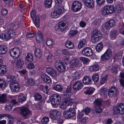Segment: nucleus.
Listing matches in <instances>:
<instances>
[{
	"label": "nucleus",
	"instance_id": "nucleus-1",
	"mask_svg": "<svg viewBox=\"0 0 124 124\" xmlns=\"http://www.w3.org/2000/svg\"><path fill=\"white\" fill-rule=\"evenodd\" d=\"M64 8L62 6H57L55 7L54 10L51 14V16L53 18H57L62 14L64 11Z\"/></svg>",
	"mask_w": 124,
	"mask_h": 124
},
{
	"label": "nucleus",
	"instance_id": "nucleus-2",
	"mask_svg": "<svg viewBox=\"0 0 124 124\" xmlns=\"http://www.w3.org/2000/svg\"><path fill=\"white\" fill-rule=\"evenodd\" d=\"M113 110L115 115L124 114V104L119 103L117 106L114 107Z\"/></svg>",
	"mask_w": 124,
	"mask_h": 124
},
{
	"label": "nucleus",
	"instance_id": "nucleus-3",
	"mask_svg": "<svg viewBox=\"0 0 124 124\" xmlns=\"http://www.w3.org/2000/svg\"><path fill=\"white\" fill-rule=\"evenodd\" d=\"M76 110L74 108H70L68 110L65 111L63 113V116L66 119H69L74 116L76 115Z\"/></svg>",
	"mask_w": 124,
	"mask_h": 124
},
{
	"label": "nucleus",
	"instance_id": "nucleus-4",
	"mask_svg": "<svg viewBox=\"0 0 124 124\" xmlns=\"http://www.w3.org/2000/svg\"><path fill=\"white\" fill-rule=\"evenodd\" d=\"M61 101V97L58 94L53 95L50 99V101L52 105L56 106L60 103Z\"/></svg>",
	"mask_w": 124,
	"mask_h": 124
},
{
	"label": "nucleus",
	"instance_id": "nucleus-5",
	"mask_svg": "<svg viewBox=\"0 0 124 124\" xmlns=\"http://www.w3.org/2000/svg\"><path fill=\"white\" fill-rule=\"evenodd\" d=\"M20 110L21 115L25 119L27 118L31 113L30 111L26 107H21Z\"/></svg>",
	"mask_w": 124,
	"mask_h": 124
},
{
	"label": "nucleus",
	"instance_id": "nucleus-6",
	"mask_svg": "<svg viewBox=\"0 0 124 124\" xmlns=\"http://www.w3.org/2000/svg\"><path fill=\"white\" fill-rule=\"evenodd\" d=\"M10 88L12 92H17L19 90L20 85L18 82L13 80L10 83Z\"/></svg>",
	"mask_w": 124,
	"mask_h": 124
},
{
	"label": "nucleus",
	"instance_id": "nucleus-7",
	"mask_svg": "<svg viewBox=\"0 0 124 124\" xmlns=\"http://www.w3.org/2000/svg\"><path fill=\"white\" fill-rule=\"evenodd\" d=\"M115 11V10L113 6H106L104 7V9L101 12V13L103 15H105L113 13Z\"/></svg>",
	"mask_w": 124,
	"mask_h": 124
},
{
	"label": "nucleus",
	"instance_id": "nucleus-8",
	"mask_svg": "<svg viewBox=\"0 0 124 124\" xmlns=\"http://www.w3.org/2000/svg\"><path fill=\"white\" fill-rule=\"evenodd\" d=\"M118 91L117 88L113 86H112L109 89L108 95L109 97H116L117 95Z\"/></svg>",
	"mask_w": 124,
	"mask_h": 124
},
{
	"label": "nucleus",
	"instance_id": "nucleus-9",
	"mask_svg": "<svg viewBox=\"0 0 124 124\" xmlns=\"http://www.w3.org/2000/svg\"><path fill=\"white\" fill-rule=\"evenodd\" d=\"M82 5L81 3L78 1H74L71 7V10L73 11L76 12L80 10Z\"/></svg>",
	"mask_w": 124,
	"mask_h": 124
},
{
	"label": "nucleus",
	"instance_id": "nucleus-10",
	"mask_svg": "<svg viewBox=\"0 0 124 124\" xmlns=\"http://www.w3.org/2000/svg\"><path fill=\"white\" fill-rule=\"evenodd\" d=\"M20 51L19 48L15 47L10 50L9 53L11 56L14 58H16L18 56V53Z\"/></svg>",
	"mask_w": 124,
	"mask_h": 124
},
{
	"label": "nucleus",
	"instance_id": "nucleus-11",
	"mask_svg": "<svg viewBox=\"0 0 124 124\" xmlns=\"http://www.w3.org/2000/svg\"><path fill=\"white\" fill-rule=\"evenodd\" d=\"M112 52L110 49H108L106 52L101 56L102 61H106L108 60L111 56Z\"/></svg>",
	"mask_w": 124,
	"mask_h": 124
},
{
	"label": "nucleus",
	"instance_id": "nucleus-12",
	"mask_svg": "<svg viewBox=\"0 0 124 124\" xmlns=\"http://www.w3.org/2000/svg\"><path fill=\"white\" fill-rule=\"evenodd\" d=\"M60 112L54 110L50 112L49 116L51 118L54 120L57 119L60 117Z\"/></svg>",
	"mask_w": 124,
	"mask_h": 124
},
{
	"label": "nucleus",
	"instance_id": "nucleus-13",
	"mask_svg": "<svg viewBox=\"0 0 124 124\" xmlns=\"http://www.w3.org/2000/svg\"><path fill=\"white\" fill-rule=\"evenodd\" d=\"M82 53L84 55L89 56L93 55V52L90 48L86 47L83 49L82 51Z\"/></svg>",
	"mask_w": 124,
	"mask_h": 124
},
{
	"label": "nucleus",
	"instance_id": "nucleus-14",
	"mask_svg": "<svg viewBox=\"0 0 124 124\" xmlns=\"http://www.w3.org/2000/svg\"><path fill=\"white\" fill-rule=\"evenodd\" d=\"M71 89L70 87L68 86L66 90L62 94V96L64 99H66L70 97L71 96Z\"/></svg>",
	"mask_w": 124,
	"mask_h": 124
},
{
	"label": "nucleus",
	"instance_id": "nucleus-15",
	"mask_svg": "<svg viewBox=\"0 0 124 124\" xmlns=\"http://www.w3.org/2000/svg\"><path fill=\"white\" fill-rule=\"evenodd\" d=\"M83 86V84L81 81L76 82L73 85V88L75 90L78 91L81 90Z\"/></svg>",
	"mask_w": 124,
	"mask_h": 124
},
{
	"label": "nucleus",
	"instance_id": "nucleus-16",
	"mask_svg": "<svg viewBox=\"0 0 124 124\" xmlns=\"http://www.w3.org/2000/svg\"><path fill=\"white\" fill-rule=\"evenodd\" d=\"M116 25L115 21L113 19H111L107 21L105 24V28L109 29L114 27Z\"/></svg>",
	"mask_w": 124,
	"mask_h": 124
},
{
	"label": "nucleus",
	"instance_id": "nucleus-17",
	"mask_svg": "<svg viewBox=\"0 0 124 124\" xmlns=\"http://www.w3.org/2000/svg\"><path fill=\"white\" fill-rule=\"evenodd\" d=\"M84 4L88 7L92 8L94 7V4L93 0H83Z\"/></svg>",
	"mask_w": 124,
	"mask_h": 124
},
{
	"label": "nucleus",
	"instance_id": "nucleus-18",
	"mask_svg": "<svg viewBox=\"0 0 124 124\" xmlns=\"http://www.w3.org/2000/svg\"><path fill=\"white\" fill-rule=\"evenodd\" d=\"M20 24V23L18 21H16L15 23H11L8 25V29L16 30L18 27V25Z\"/></svg>",
	"mask_w": 124,
	"mask_h": 124
},
{
	"label": "nucleus",
	"instance_id": "nucleus-19",
	"mask_svg": "<svg viewBox=\"0 0 124 124\" xmlns=\"http://www.w3.org/2000/svg\"><path fill=\"white\" fill-rule=\"evenodd\" d=\"M60 27H61L62 31L65 30L68 26V23L66 21H62L58 23Z\"/></svg>",
	"mask_w": 124,
	"mask_h": 124
},
{
	"label": "nucleus",
	"instance_id": "nucleus-20",
	"mask_svg": "<svg viewBox=\"0 0 124 124\" xmlns=\"http://www.w3.org/2000/svg\"><path fill=\"white\" fill-rule=\"evenodd\" d=\"M79 61L76 58H73L71 62L70 66L72 68H74L79 64Z\"/></svg>",
	"mask_w": 124,
	"mask_h": 124
},
{
	"label": "nucleus",
	"instance_id": "nucleus-21",
	"mask_svg": "<svg viewBox=\"0 0 124 124\" xmlns=\"http://www.w3.org/2000/svg\"><path fill=\"white\" fill-rule=\"evenodd\" d=\"M46 71L52 76L55 77L57 75V73L55 70L50 67L47 68L46 69Z\"/></svg>",
	"mask_w": 124,
	"mask_h": 124
},
{
	"label": "nucleus",
	"instance_id": "nucleus-22",
	"mask_svg": "<svg viewBox=\"0 0 124 124\" xmlns=\"http://www.w3.org/2000/svg\"><path fill=\"white\" fill-rule=\"evenodd\" d=\"M41 78L42 80L46 83H50L51 82V79L50 77L45 74H42Z\"/></svg>",
	"mask_w": 124,
	"mask_h": 124
},
{
	"label": "nucleus",
	"instance_id": "nucleus-23",
	"mask_svg": "<svg viewBox=\"0 0 124 124\" xmlns=\"http://www.w3.org/2000/svg\"><path fill=\"white\" fill-rule=\"evenodd\" d=\"M24 65V62L23 59H19L17 60L16 63L17 68L18 69H21L22 68Z\"/></svg>",
	"mask_w": 124,
	"mask_h": 124
},
{
	"label": "nucleus",
	"instance_id": "nucleus-24",
	"mask_svg": "<svg viewBox=\"0 0 124 124\" xmlns=\"http://www.w3.org/2000/svg\"><path fill=\"white\" fill-rule=\"evenodd\" d=\"M36 39L38 42L42 43L43 41L42 34L40 32L37 33L36 35Z\"/></svg>",
	"mask_w": 124,
	"mask_h": 124
},
{
	"label": "nucleus",
	"instance_id": "nucleus-25",
	"mask_svg": "<svg viewBox=\"0 0 124 124\" xmlns=\"http://www.w3.org/2000/svg\"><path fill=\"white\" fill-rule=\"evenodd\" d=\"M7 33L9 36L8 39L14 38L16 35L15 32L12 30L8 29Z\"/></svg>",
	"mask_w": 124,
	"mask_h": 124
},
{
	"label": "nucleus",
	"instance_id": "nucleus-26",
	"mask_svg": "<svg viewBox=\"0 0 124 124\" xmlns=\"http://www.w3.org/2000/svg\"><path fill=\"white\" fill-rule=\"evenodd\" d=\"M91 78L89 76L85 77L83 79V83L86 85L91 84Z\"/></svg>",
	"mask_w": 124,
	"mask_h": 124
},
{
	"label": "nucleus",
	"instance_id": "nucleus-27",
	"mask_svg": "<svg viewBox=\"0 0 124 124\" xmlns=\"http://www.w3.org/2000/svg\"><path fill=\"white\" fill-rule=\"evenodd\" d=\"M102 100L100 99H96L94 102V107L95 108L97 107H100L102 105Z\"/></svg>",
	"mask_w": 124,
	"mask_h": 124
},
{
	"label": "nucleus",
	"instance_id": "nucleus-28",
	"mask_svg": "<svg viewBox=\"0 0 124 124\" xmlns=\"http://www.w3.org/2000/svg\"><path fill=\"white\" fill-rule=\"evenodd\" d=\"M8 50L7 47L4 45H0V54H5Z\"/></svg>",
	"mask_w": 124,
	"mask_h": 124
},
{
	"label": "nucleus",
	"instance_id": "nucleus-29",
	"mask_svg": "<svg viewBox=\"0 0 124 124\" xmlns=\"http://www.w3.org/2000/svg\"><path fill=\"white\" fill-rule=\"evenodd\" d=\"M86 41L85 39H81L79 42L78 47L79 49H80L84 47L86 45Z\"/></svg>",
	"mask_w": 124,
	"mask_h": 124
},
{
	"label": "nucleus",
	"instance_id": "nucleus-30",
	"mask_svg": "<svg viewBox=\"0 0 124 124\" xmlns=\"http://www.w3.org/2000/svg\"><path fill=\"white\" fill-rule=\"evenodd\" d=\"M53 88L55 90L57 91L61 92L63 90V87L60 85H54Z\"/></svg>",
	"mask_w": 124,
	"mask_h": 124
},
{
	"label": "nucleus",
	"instance_id": "nucleus-31",
	"mask_svg": "<svg viewBox=\"0 0 124 124\" xmlns=\"http://www.w3.org/2000/svg\"><path fill=\"white\" fill-rule=\"evenodd\" d=\"M66 47L69 49H72L74 48V46L73 43L70 40H68L65 44Z\"/></svg>",
	"mask_w": 124,
	"mask_h": 124
},
{
	"label": "nucleus",
	"instance_id": "nucleus-32",
	"mask_svg": "<svg viewBox=\"0 0 124 124\" xmlns=\"http://www.w3.org/2000/svg\"><path fill=\"white\" fill-rule=\"evenodd\" d=\"M101 94L102 95H103L105 96H106L107 94H108V89L104 87H102L101 88L100 90Z\"/></svg>",
	"mask_w": 124,
	"mask_h": 124
},
{
	"label": "nucleus",
	"instance_id": "nucleus-33",
	"mask_svg": "<svg viewBox=\"0 0 124 124\" xmlns=\"http://www.w3.org/2000/svg\"><path fill=\"white\" fill-rule=\"evenodd\" d=\"M7 69L6 66L5 65H2L0 68V75H4Z\"/></svg>",
	"mask_w": 124,
	"mask_h": 124
},
{
	"label": "nucleus",
	"instance_id": "nucleus-34",
	"mask_svg": "<svg viewBox=\"0 0 124 124\" xmlns=\"http://www.w3.org/2000/svg\"><path fill=\"white\" fill-rule=\"evenodd\" d=\"M45 6L47 8H49L52 5V0H45L44 1Z\"/></svg>",
	"mask_w": 124,
	"mask_h": 124
},
{
	"label": "nucleus",
	"instance_id": "nucleus-35",
	"mask_svg": "<svg viewBox=\"0 0 124 124\" xmlns=\"http://www.w3.org/2000/svg\"><path fill=\"white\" fill-rule=\"evenodd\" d=\"M7 96L4 94H2L0 96V102L4 103L7 101Z\"/></svg>",
	"mask_w": 124,
	"mask_h": 124
},
{
	"label": "nucleus",
	"instance_id": "nucleus-36",
	"mask_svg": "<svg viewBox=\"0 0 124 124\" xmlns=\"http://www.w3.org/2000/svg\"><path fill=\"white\" fill-rule=\"evenodd\" d=\"M63 64V63L61 61L59 60H57L54 63V66L57 70L61 66H62V65Z\"/></svg>",
	"mask_w": 124,
	"mask_h": 124
},
{
	"label": "nucleus",
	"instance_id": "nucleus-37",
	"mask_svg": "<svg viewBox=\"0 0 124 124\" xmlns=\"http://www.w3.org/2000/svg\"><path fill=\"white\" fill-rule=\"evenodd\" d=\"M85 88L88 89L86 91L84 92V93L88 95L92 93L95 90L94 88L92 87H90L89 88L86 87Z\"/></svg>",
	"mask_w": 124,
	"mask_h": 124
},
{
	"label": "nucleus",
	"instance_id": "nucleus-38",
	"mask_svg": "<svg viewBox=\"0 0 124 124\" xmlns=\"http://www.w3.org/2000/svg\"><path fill=\"white\" fill-rule=\"evenodd\" d=\"M33 56L32 54L30 53L27 54L26 58L25 60L26 61L29 62H32L33 60Z\"/></svg>",
	"mask_w": 124,
	"mask_h": 124
},
{
	"label": "nucleus",
	"instance_id": "nucleus-39",
	"mask_svg": "<svg viewBox=\"0 0 124 124\" xmlns=\"http://www.w3.org/2000/svg\"><path fill=\"white\" fill-rule=\"evenodd\" d=\"M34 23L37 28L39 27L40 25L39 17L38 15H36L35 18V21Z\"/></svg>",
	"mask_w": 124,
	"mask_h": 124
},
{
	"label": "nucleus",
	"instance_id": "nucleus-40",
	"mask_svg": "<svg viewBox=\"0 0 124 124\" xmlns=\"http://www.w3.org/2000/svg\"><path fill=\"white\" fill-rule=\"evenodd\" d=\"M99 67L97 64H95V65L91 66L90 67V71H96L99 70Z\"/></svg>",
	"mask_w": 124,
	"mask_h": 124
},
{
	"label": "nucleus",
	"instance_id": "nucleus-41",
	"mask_svg": "<svg viewBox=\"0 0 124 124\" xmlns=\"http://www.w3.org/2000/svg\"><path fill=\"white\" fill-rule=\"evenodd\" d=\"M103 46L101 43H100L98 44L97 46L96 49L97 52H100L102 49Z\"/></svg>",
	"mask_w": 124,
	"mask_h": 124
},
{
	"label": "nucleus",
	"instance_id": "nucleus-42",
	"mask_svg": "<svg viewBox=\"0 0 124 124\" xmlns=\"http://www.w3.org/2000/svg\"><path fill=\"white\" fill-rule=\"evenodd\" d=\"M6 83L5 80L1 79H0V88H5L6 86Z\"/></svg>",
	"mask_w": 124,
	"mask_h": 124
},
{
	"label": "nucleus",
	"instance_id": "nucleus-43",
	"mask_svg": "<svg viewBox=\"0 0 124 124\" xmlns=\"http://www.w3.org/2000/svg\"><path fill=\"white\" fill-rule=\"evenodd\" d=\"M123 6L121 4H117L115 7V9L117 11H121L123 10Z\"/></svg>",
	"mask_w": 124,
	"mask_h": 124
},
{
	"label": "nucleus",
	"instance_id": "nucleus-44",
	"mask_svg": "<svg viewBox=\"0 0 124 124\" xmlns=\"http://www.w3.org/2000/svg\"><path fill=\"white\" fill-rule=\"evenodd\" d=\"M93 35H94L95 36H97L99 37H102V35L100 31L97 29L95 30L93 32Z\"/></svg>",
	"mask_w": 124,
	"mask_h": 124
},
{
	"label": "nucleus",
	"instance_id": "nucleus-45",
	"mask_svg": "<svg viewBox=\"0 0 124 124\" xmlns=\"http://www.w3.org/2000/svg\"><path fill=\"white\" fill-rule=\"evenodd\" d=\"M92 79L94 82H97L99 79L98 74H94L92 76Z\"/></svg>",
	"mask_w": 124,
	"mask_h": 124
},
{
	"label": "nucleus",
	"instance_id": "nucleus-46",
	"mask_svg": "<svg viewBox=\"0 0 124 124\" xmlns=\"http://www.w3.org/2000/svg\"><path fill=\"white\" fill-rule=\"evenodd\" d=\"M101 37H98L97 36L93 35L92 37L91 40L93 43H95L99 41L101 39Z\"/></svg>",
	"mask_w": 124,
	"mask_h": 124
},
{
	"label": "nucleus",
	"instance_id": "nucleus-47",
	"mask_svg": "<svg viewBox=\"0 0 124 124\" xmlns=\"http://www.w3.org/2000/svg\"><path fill=\"white\" fill-rule=\"evenodd\" d=\"M9 37L8 33L6 34H3L2 35H0V38H2L3 39H4L6 41H8V40L10 39H8V37Z\"/></svg>",
	"mask_w": 124,
	"mask_h": 124
},
{
	"label": "nucleus",
	"instance_id": "nucleus-48",
	"mask_svg": "<svg viewBox=\"0 0 124 124\" xmlns=\"http://www.w3.org/2000/svg\"><path fill=\"white\" fill-rule=\"evenodd\" d=\"M34 97L35 101H38L41 100L42 98L41 95L38 93H36Z\"/></svg>",
	"mask_w": 124,
	"mask_h": 124
},
{
	"label": "nucleus",
	"instance_id": "nucleus-49",
	"mask_svg": "<svg viewBox=\"0 0 124 124\" xmlns=\"http://www.w3.org/2000/svg\"><path fill=\"white\" fill-rule=\"evenodd\" d=\"M35 54L36 56L39 58L41 56V53L40 49L39 48L36 49Z\"/></svg>",
	"mask_w": 124,
	"mask_h": 124
},
{
	"label": "nucleus",
	"instance_id": "nucleus-50",
	"mask_svg": "<svg viewBox=\"0 0 124 124\" xmlns=\"http://www.w3.org/2000/svg\"><path fill=\"white\" fill-rule=\"evenodd\" d=\"M65 66L63 63L62 65V66H61L57 70L60 73H62L65 71Z\"/></svg>",
	"mask_w": 124,
	"mask_h": 124
},
{
	"label": "nucleus",
	"instance_id": "nucleus-51",
	"mask_svg": "<svg viewBox=\"0 0 124 124\" xmlns=\"http://www.w3.org/2000/svg\"><path fill=\"white\" fill-rule=\"evenodd\" d=\"M27 82L30 85H33L35 84V82L31 78H29L27 79Z\"/></svg>",
	"mask_w": 124,
	"mask_h": 124
},
{
	"label": "nucleus",
	"instance_id": "nucleus-52",
	"mask_svg": "<svg viewBox=\"0 0 124 124\" xmlns=\"http://www.w3.org/2000/svg\"><path fill=\"white\" fill-rule=\"evenodd\" d=\"M49 121L48 117H44L41 120V122L42 124H46Z\"/></svg>",
	"mask_w": 124,
	"mask_h": 124
},
{
	"label": "nucleus",
	"instance_id": "nucleus-53",
	"mask_svg": "<svg viewBox=\"0 0 124 124\" xmlns=\"http://www.w3.org/2000/svg\"><path fill=\"white\" fill-rule=\"evenodd\" d=\"M62 0H55V2L56 4H58L57 6H62L64 8L62 4Z\"/></svg>",
	"mask_w": 124,
	"mask_h": 124
},
{
	"label": "nucleus",
	"instance_id": "nucleus-54",
	"mask_svg": "<svg viewBox=\"0 0 124 124\" xmlns=\"http://www.w3.org/2000/svg\"><path fill=\"white\" fill-rule=\"evenodd\" d=\"M108 77V76L106 75L104 77L102 78L100 81V84H102L106 82Z\"/></svg>",
	"mask_w": 124,
	"mask_h": 124
},
{
	"label": "nucleus",
	"instance_id": "nucleus-55",
	"mask_svg": "<svg viewBox=\"0 0 124 124\" xmlns=\"http://www.w3.org/2000/svg\"><path fill=\"white\" fill-rule=\"evenodd\" d=\"M91 110L90 108L87 107L83 110V112H84L85 114L87 115L90 112Z\"/></svg>",
	"mask_w": 124,
	"mask_h": 124
},
{
	"label": "nucleus",
	"instance_id": "nucleus-56",
	"mask_svg": "<svg viewBox=\"0 0 124 124\" xmlns=\"http://www.w3.org/2000/svg\"><path fill=\"white\" fill-rule=\"evenodd\" d=\"M80 59L81 61L83 62L84 64L87 63L88 61V59L83 57H80Z\"/></svg>",
	"mask_w": 124,
	"mask_h": 124
},
{
	"label": "nucleus",
	"instance_id": "nucleus-57",
	"mask_svg": "<svg viewBox=\"0 0 124 124\" xmlns=\"http://www.w3.org/2000/svg\"><path fill=\"white\" fill-rule=\"evenodd\" d=\"M78 33V31L76 30H71L70 32L69 36H73L76 34Z\"/></svg>",
	"mask_w": 124,
	"mask_h": 124
},
{
	"label": "nucleus",
	"instance_id": "nucleus-58",
	"mask_svg": "<svg viewBox=\"0 0 124 124\" xmlns=\"http://www.w3.org/2000/svg\"><path fill=\"white\" fill-rule=\"evenodd\" d=\"M117 32L116 31H113L110 33L111 37L114 38H116V36L117 35Z\"/></svg>",
	"mask_w": 124,
	"mask_h": 124
},
{
	"label": "nucleus",
	"instance_id": "nucleus-59",
	"mask_svg": "<svg viewBox=\"0 0 124 124\" xmlns=\"http://www.w3.org/2000/svg\"><path fill=\"white\" fill-rule=\"evenodd\" d=\"M12 108V107L9 103H8L7 105L5 107V109L7 111H9Z\"/></svg>",
	"mask_w": 124,
	"mask_h": 124
},
{
	"label": "nucleus",
	"instance_id": "nucleus-60",
	"mask_svg": "<svg viewBox=\"0 0 124 124\" xmlns=\"http://www.w3.org/2000/svg\"><path fill=\"white\" fill-rule=\"evenodd\" d=\"M117 68L116 66L113 67L111 70V71L112 73L116 74L117 72Z\"/></svg>",
	"mask_w": 124,
	"mask_h": 124
},
{
	"label": "nucleus",
	"instance_id": "nucleus-61",
	"mask_svg": "<svg viewBox=\"0 0 124 124\" xmlns=\"http://www.w3.org/2000/svg\"><path fill=\"white\" fill-rule=\"evenodd\" d=\"M46 44L48 46H51L53 44V42L51 39H47L46 41Z\"/></svg>",
	"mask_w": 124,
	"mask_h": 124
},
{
	"label": "nucleus",
	"instance_id": "nucleus-62",
	"mask_svg": "<svg viewBox=\"0 0 124 124\" xmlns=\"http://www.w3.org/2000/svg\"><path fill=\"white\" fill-rule=\"evenodd\" d=\"M68 105V104L64 102L61 105L60 107L62 109H65Z\"/></svg>",
	"mask_w": 124,
	"mask_h": 124
},
{
	"label": "nucleus",
	"instance_id": "nucleus-63",
	"mask_svg": "<svg viewBox=\"0 0 124 124\" xmlns=\"http://www.w3.org/2000/svg\"><path fill=\"white\" fill-rule=\"evenodd\" d=\"M35 67L34 64L32 63H29L27 65V68L29 69H32Z\"/></svg>",
	"mask_w": 124,
	"mask_h": 124
},
{
	"label": "nucleus",
	"instance_id": "nucleus-64",
	"mask_svg": "<svg viewBox=\"0 0 124 124\" xmlns=\"http://www.w3.org/2000/svg\"><path fill=\"white\" fill-rule=\"evenodd\" d=\"M102 109L99 107L96 108L95 110V112L98 113H101L102 111Z\"/></svg>",
	"mask_w": 124,
	"mask_h": 124
}]
</instances>
